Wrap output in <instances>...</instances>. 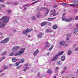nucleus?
<instances>
[{
    "instance_id": "f257e3e1",
    "label": "nucleus",
    "mask_w": 78,
    "mask_h": 78,
    "mask_svg": "<svg viewBox=\"0 0 78 78\" xmlns=\"http://www.w3.org/2000/svg\"><path fill=\"white\" fill-rule=\"evenodd\" d=\"M2 20L5 23H6L8 22L9 19L8 17L6 16H4L2 18L0 19V22H1Z\"/></svg>"
},
{
    "instance_id": "f03ea898",
    "label": "nucleus",
    "mask_w": 78,
    "mask_h": 78,
    "mask_svg": "<svg viewBox=\"0 0 78 78\" xmlns=\"http://www.w3.org/2000/svg\"><path fill=\"white\" fill-rule=\"evenodd\" d=\"M25 48H23L21 49V50L19 51L18 52L15 54L14 56H19V55H21L22 54H23L25 51Z\"/></svg>"
},
{
    "instance_id": "7ed1b4c3",
    "label": "nucleus",
    "mask_w": 78,
    "mask_h": 78,
    "mask_svg": "<svg viewBox=\"0 0 78 78\" xmlns=\"http://www.w3.org/2000/svg\"><path fill=\"white\" fill-rule=\"evenodd\" d=\"M64 53V51H62L60 52H59L57 55L56 56H54V57H53L51 59V61H55V60H56V59L58 58V56H61L62 55V54H63V53Z\"/></svg>"
},
{
    "instance_id": "20e7f679",
    "label": "nucleus",
    "mask_w": 78,
    "mask_h": 78,
    "mask_svg": "<svg viewBox=\"0 0 78 78\" xmlns=\"http://www.w3.org/2000/svg\"><path fill=\"white\" fill-rule=\"evenodd\" d=\"M33 30V29H27L24 31L23 32V34H25L27 33H29L31 32Z\"/></svg>"
},
{
    "instance_id": "39448f33",
    "label": "nucleus",
    "mask_w": 78,
    "mask_h": 78,
    "mask_svg": "<svg viewBox=\"0 0 78 78\" xmlns=\"http://www.w3.org/2000/svg\"><path fill=\"white\" fill-rule=\"evenodd\" d=\"M9 38H7L5 39L4 40H3L0 42V44H5V43H7L8 41H9Z\"/></svg>"
},
{
    "instance_id": "423d86ee",
    "label": "nucleus",
    "mask_w": 78,
    "mask_h": 78,
    "mask_svg": "<svg viewBox=\"0 0 78 78\" xmlns=\"http://www.w3.org/2000/svg\"><path fill=\"white\" fill-rule=\"evenodd\" d=\"M74 4L75 5L73 4L69 5H69L70 6H73L74 7H75L76 5H78V1H75L74 2Z\"/></svg>"
},
{
    "instance_id": "0eeeda50",
    "label": "nucleus",
    "mask_w": 78,
    "mask_h": 78,
    "mask_svg": "<svg viewBox=\"0 0 78 78\" xmlns=\"http://www.w3.org/2000/svg\"><path fill=\"white\" fill-rule=\"evenodd\" d=\"M20 48V46H17L14 47L13 48L11 49V51H15L16 50H18L19 48Z\"/></svg>"
},
{
    "instance_id": "6e6552de",
    "label": "nucleus",
    "mask_w": 78,
    "mask_h": 78,
    "mask_svg": "<svg viewBox=\"0 0 78 78\" xmlns=\"http://www.w3.org/2000/svg\"><path fill=\"white\" fill-rule=\"evenodd\" d=\"M6 26V24L5 23H3L2 22H0V28H5Z\"/></svg>"
},
{
    "instance_id": "1a4fd4ad",
    "label": "nucleus",
    "mask_w": 78,
    "mask_h": 78,
    "mask_svg": "<svg viewBox=\"0 0 78 78\" xmlns=\"http://www.w3.org/2000/svg\"><path fill=\"white\" fill-rule=\"evenodd\" d=\"M62 20H63V21H65V22H69V18H67L66 17H63L62 18Z\"/></svg>"
},
{
    "instance_id": "9d476101",
    "label": "nucleus",
    "mask_w": 78,
    "mask_h": 78,
    "mask_svg": "<svg viewBox=\"0 0 78 78\" xmlns=\"http://www.w3.org/2000/svg\"><path fill=\"white\" fill-rule=\"evenodd\" d=\"M37 37L38 38H42V33L41 32L39 33L37 35Z\"/></svg>"
},
{
    "instance_id": "9b49d317",
    "label": "nucleus",
    "mask_w": 78,
    "mask_h": 78,
    "mask_svg": "<svg viewBox=\"0 0 78 78\" xmlns=\"http://www.w3.org/2000/svg\"><path fill=\"white\" fill-rule=\"evenodd\" d=\"M39 52V50H37L35 51L33 53V55L34 56H36L37 53Z\"/></svg>"
},
{
    "instance_id": "f8f14e48",
    "label": "nucleus",
    "mask_w": 78,
    "mask_h": 78,
    "mask_svg": "<svg viewBox=\"0 0 78 78\" xmlns=\"http://www.w3.org/2000/svg\"><path fill=\"white\" fill-rule=\"evenodd\" d=\"M48 22L45 21H44L41 23V26H45V25H46L47 23Z\"/></svg>"
},
{
    "instance_id": "ddd939ff",
    "label": "nucleus",
    "mask_w": 78,
    "mask_h": 78,
    "mask_svg": "<svg viewBox=\"0 0 78 78\" xmlns=\"http://www.w3.org/2000/svg\"><path fill=\"white\" fill-rule=\"evenodd\" d=\"M76 27H78V24L76 25ZM78 27H77V28L74 30L73 31V33H75V34L77 32H78Z\"/></svg>"
},
{
    "instance_id": "4468645a",
    "label": "nucleus",
    "mask_w": 78,
    "mask_h": 78,
    "mask_svg": "<svg viewBox=\"0 0 78 78\" xmlns=\"http://www.w3.org/2000/svg\"><path fill=\"white\" fill-rule=\"evenodd\" d=\"M45 32L46 33H51V32H53V31L51 30H49V29H46L45 31Z\"/></svg>"
},
{
    "instance_id": "2eb2a0df",
    "label": "nucleus",
    "mask_w": 78,
    "mask_h": 78,
    "mask_svg": "<svg viewBox=\"0 0 78 78\" xmlns=\"http://www.w3.org/2000/svg\"><path fill=\"white\" fill-rule=\"evenodd\" d=\"M59 44L61 45H64V44H65V41H62L59 42Z\"/></svg>"
},
{
    "instance_id": "dca6fc26",
    "label": "nucleus",
    "mask_w": 78,
    "mask_h": 78,
    "mask_svg": "<svg viewBox=\"0 0 78 78\" xmlns=\"http://www.w3.org/2000/svg\"><path fill=\"white\" fill-rule=\"evenodd\" d=\"M58 13H56V12L55 10H54L53 13H52V15H53V16H56V15H58Z\"/></svg>"
},
{
    "instance_id": "f3484780",
    "label": "nucleus",
    "mask_w": 78,
    "mask_h": 78,
    "mask_svg": "<svg viewBox=\"0 0 78 78\" xmlns=\"http://www.w3.org/2000/svg\"><path fill=\"white\" fill-rule=\"evenodd\" d=\"M60 5L63 6H67V4L65 3H60Z\"/></svg>"
},
{
    "instance_id": "a211bd4d",
    "label": "nucleus",
    "mask_w": 78,
    "mask_h": 78,
    "mask_svg": "<svg viewBox=\"0 0 78 78\" xmlns=\"http://www.w3.org/2000/svg\"><path fill=\"white\" fill-rule=\"evenodd\" d=\"M25 61V59L24 58H22L20 60V63H23Z\"/></svg>"
},
{
    "instance_id": "6ab92c4d",
    "label": "nucleus",
    "mask_w": 78,
    "mask_h": 78,
    "mask_svg": "<svg viewBox=\"0 0 78 78\" xmlns=\"http://www.w3.org/2000/svg\"><path fill=\"white\" fill-rule=\"evenodd\" d=\"M49 44H46L44 48V50H45L47 47H49Z\"/></svg>"
},
{
    "instance_id": "aec40b11",
    "label": "nucleus",
    "mask_w": 78,
    "mask_h": 78,
    "mask_svg": "<svg viewBox=\"0 0 78 78\" xmlns=\"http://www.w3.org/2000/svg\"><path fill=\"white\" fill-rule=\"evenodd\" d=\"M58 28V27L57 25H54L53 27V28L54 29V30H56Z\"/></svg>"
},
{
    "instance_id": "412c9836",
    "label": "nucleus",
    "mask_w": 78,
    "mask_h": 78,
    "mask_svg": "<svg viewBox=\"0 0 78 78\" xmlns=\"http://www.w3.org/2000/svg\"><path fill=\"white\" fill-rule=\"evenodd\" d=\"M42 16L41 14L38 13V14L37 15L36 17H37V18H39V17H40V16Z\"/></svg>"
},
{
    "instance_id": "4be33fe9",
    "label": "nucleus",
    "mask_w": 78,
    "mask_h": 78,
    "mask_svg": "<svg viewBox=\"0 0 78 78\" xmlns=\"http://www.w3.org/2000/svg\"><path fill=\"white\" fill-rule=\"evenodd\" d=\"M65 56H62L61 58V59L62 61H64L65 60Z\"/></svg>"
},
{
    "instance_id": "5701e85b",
    "label": "nucleus",
    "mask_w": 78,
    "mask_h": 78,
    "mask_svg": "<svg viewBox=\"0 0 78 78\" xmlns=\"http://www.w3.org/2000/svg\"><path fill=\"white\" fill-rule=\"evenodd\" d=\"M6 53H7V51H5L4 53H2L1 54V56H4L6 54Z\"/></svg>"
},
{
    "instance_id": "b1692460",
    "label": "nucleus",
    "mask_w": 78,
    "mask_h": 78,
    "mask_svg": "<svg viewBox=\"0 0 78 78\" xmlns=\"http://www.w3.org/2000/svg\"><path fill=\"white\" fill-rule=\"evenodd\" d=\"M49 12V10L48 9H46V13L44 15L45 16H46L47 14H48V13Z\"/></svg>"
},
{
    "instance_id": "393cba45",
    "label": "nucleus",
    "mask_w": 78,
    "mask_h": 78,
    "mask_svg": "<svg viewBox=\"0 0 78 78\" xmlns=\"http://www.w3.org/2000/svg\"><path fill=\"white\" fill-rule=\"evenodd\" d=\"M12 61L13 62H16L17 61V59L16 58H13L12 59Z\"/></svg>"
},
{
    "instance_id": "a878e982",
    "label": "nucleus",
    "mask_w": 78,
    "mask_h": 78,
    "mask_svg": "<svg viewBox=\"0 0 78 78\" xmlns=\"http://www.w3.org/2000/svg\"><path fill=\"white\" fill-rule=\"evenodd\" d=\"M19 64H20V62H18L15 63V66H19Z\"/></svg>"
},
{
    "instance_id": "bb28decb",
    "label": "nucleus",
    "mask_w": 78,
    "mask_h": 78,
    "mask_svg": "<svg viewBox=\"0 0 78 78\" xmlns=\"http://www.w3.org/2000/svg\"><path fill=\"white\" fill-rule=\"evenodd\" d=\"M23 68L26 70H28L29 69V67L28 66H23Z\"/></svg>"
},
{
    "instance_id": "cd10ccee",
    "label": "nucleus",
    "mask_w": 78,
    "mask_h": 78,
    "mask_svg": "<svg viewBox=\"0 0 78 78\" xmlns=\"http://www.w3.org/2000/svg\"><path fill=\"white\" fill-rule=\"evenodd\" d=\"M51 72H52L51 69H49L48 71L47 72L48 73H51Z\"/></svg>"
},
{
    "instance_id": "c85d7f7f",
    "label": "nucleus",
    "mask_w": 78,
    "mask_h": 78,
    "mask_svg": "<svg viewBox=\"0 0 78 78\" xmlns=\"http://www.w3.org/2000/svg\"><path fill=\"white\" fill-rule=\"evenodd\" d=\"M66 41L67 42H68L69 41V35H67L66 36Z\"/></svg>"
},
{
    "instance_id": "c756f323",
    "label": "nucleus",
    "mask_w": 78,
    "mask_h": 78,
    "mask_svg": "<svg viewBox=\"0 0 78 78\" xmlns=\"http://www.w3.org/2000/svg\"><path fill=\"white\" fill-rule=\"evenodd\" d=\"M53 47H54V46H52L49 49V51H51V50H52V48H53Z\"/></svg>"
},
{
    "instance_id": "7c9ffc66",
    "label": "nucleus",
    "mask_w": 78,
    "mask_h": 78,
    "mask_svg": "<svg viewBox=\"0 0 78 78\" xmlns=\"http://www.w3.org/2000/svg\"><path fill=\"white\" fill-rule=\"evenodd\" d=\"M46 9V8L45 7L41 8V9L39 10V11H42V9Z\"/></svg>"
},
{
    "instance_id": "2f4dec72",
    "label": "nucleus",
    "mask_w": 78,
    "mask_h": 78,
    "mask_svg": "<svg viewBox=\"0 0 78 78\" xmlns=\"http://www.w3.org/2000/svg\"><path fill=\"white\" fill-rule=\"evenodd\" d=\"M13 55H14V52H11L10 54L9 55L10 56H13Z\"/></svg>"
},
{
    "instance_id": "473e14b6",
    "label": "nucleus",
    "mask_w": 78,
    "mask_h": 78,
    "mask_svg": "<svg viewBox=\"0 0 78 78\" xmlns=\"http://www.w3.org/2000/svg\"><path fill=\"white\" fill-rule=\"evenodd\" d=\"M7 12H8V13H9H9H11V10H7Z\"/></svg>"
},
{
    "instance_id": "72a5a7b5",
    "label": "nucleus",
    "mask_w": 78,
    "mask_h": 78,
    "mask_svg": "<svg viewBox=\"0 0 78 78\" xmlns=\"http://www.w3.org/2000/svg\"><path fill=\"white\" fill-rule=\"evenodd\" d=\"M31 19H32V20H35V16H32L31 18Z\"/></svg>"
},
{
    "instance_id": "f704fd0d",
    "label": "nucleus",
    "mask_w": 78,
    "mask_h": 78,
    "mask_svg": "<svg viewBox=\"0 0 78 78\" xmlns=\"http://www.w3.org/2000/svg\"><path fill=\"white\" fill-rule=\"evenodd\" d=\"M73 18H69V22H71V20H73Z\"/></svg>"
},
{
    "instance_id": "c9c22d12",
    "label": "nucleus",
    "mask_w": 78,
    "mask_h": 78,
    "mask_svg": "<svg viewBox=\"0 0 78 78\" xmlns=\"http://www.w3.org/2000/svg\"><path fill=\"white\" fill-rule=\"evenodd\" d=\"M56 19V18H49L48 19V20H53V19Z\"/></svg>"
},
{
    "instance_id": "e433bc0d",
    "label": "nucleus",
    "mask_w": 78,
    "mask_h": 78,
    "mask_svg": "<svg viewBox=\"0 0 78 78\" xmlns=\"http://www.w3.org/2000/svg\"><path fill=\"white\" fill-rule=\"evenodd\" d=\"M38 2H39V0H38L36 2H34L33 3V5L34 3H37Z\"/></svg>"
},
{
    "instance_id": "4c0bfd02",
    "label": "nucleus",
    "mask_w": 78,
    "mask_h": 78,
    "mask_svg": "<svg viewBox=\"0 0 78 78\" xmlns=\"http://www.w3.org/2000/svg\"><path fill=\"white\" fill-rule=\"evenodd\" d=\"M64 46H65V47H67V46H68V44H66V43H65V44H64Z\"/></svg>"
},
{
    "instance_id": "58836bf2",
    "label": "nucleus",
    "mask_w": 78,
    "mask_h": 78,
    "mask_svg": "<svg viewBox=\"0 0 78 78\" xmlns=\"http://www.w3.org/2000/svg\"><path fill=\"white\" fill-rule=\"evenodd\" d=\"M58 65H59L60 64H61V61H58Z\"/></svg>"
},
{
    "instance_id": "ea45409f",
    "label": "nucleus",
    "mask_w": 78,
    "mask_h": 78,
    "mask_svg": "<svg viewBox=\"0 0 78 78\" xmlns=\"http://www.w3.org/2000/svg\"><path fill=\"white\" fill-rule=\"evenodd\" d=\"M1 6L2 8H4V7H5V5H1Z\"/></svg>"
},
{
    "instance_id": "a19ab883",
    "label": "nucleus",
    "mask_w": 78,
    "mask_h": 78,
    "mask_svg": "<svg viewBox=\"0 0 78 78\" xmlns=\"http://www.w3.org/2000/svg\"><path fill=\"white\" fill-rule=\"evenodd\" d=\"M75 20H78V16H77L76 17V18L75 19Z\"/></svg>"
},
{
    "instance_id": "79ce46f5",
    "label": "nucleus",
    "mask_w": 78,
    "mask_h": 78,
    "mask_svg": "<svg viewBox=\"0 0 78 78\" xmlns=\"http://www.w3.org/2000/svg\"><path fill=\"white\" fill-rule=\"evenodd\" d=\"M28 66V63H27L26 64H25L24 66L25 67V66Z\"/></svg>"
},
{
    "instance_id": "37998d69",
    "label": "nucleus",
    "mask_w": 78,
    "mask_h": 78,
    "mask_svg": "<svg viewBox=\"0 0 78 78\" xmlns=\"http://www.w3.org/2000/svg\"><path fill=\"white\" fill-rule=\"evenodd\" d=\"M67 69V68L66 67H64L63 68L64 70H66Z\"/></svg>"
},
{
    "instance_id": "c03bdc74",
    "label": "nucleus",
    "mask_w": 78,
    "mask_h": 78,
    "mask_svg": "<svg viewBox=\"0 0 78 78\" xmlns=\"http://www.w3.org/2000/svg\"><path fill=\"white\" fill-rule=\"evenodd\" d=\"M9 67H11V66H13V64H9Z\"/></svg>"
},
{
    "instance_id": "a18cd8bd",
    "label": "nucleus",
    "mask_w": 78,
    "mask_h": 78,
    "mask_svg": "<svg viewBox=\"0 0 78 78\" xmlns=\"http://www.w3.org/2000/svg\"><path fill=\"white\" fill-rule=\"evenodd\" d=\"M72 52H71V51H69V55H70Z\"/></svg>"
},
{
    "instance_id": "49530a36",
    "label": "nucleus",
    "mask_w": 78,
    "mask_h": 78,
    "mask_svg": "<svg viewBox=\"0 0 78 78\" xmlns=\"http://www.w3.org/2000/svg\"><path fill=\"white\" fill-rule=\"evenodd\" d=\"M29 6V5L28 4H25L24 5V6Z\"/></svg>"
},
{
    "instance_id": "de8ad7c7",
    "label": "nucleus",
    "mask_w": 78,
    "mask_h": 78,
    "mask_svg": "<svg viewBox=\"0 0 78 78\" xmlns=\"http://www.w3.org/2000/svg\"><path fill=\"white\" fill-rule=\"evenodd\" d=\"M20 69V68L19 67V66H18L17 67H16V69Z\"/></svg>"
},
{
    "instance_id": "09e8293b",
    "label": "nucleus",
    "mask_w": 78,
    "mask_h": 78,
    "mask_svg": "<svg viewBox=\"0 0 78 78\" xmlns=\"http://www.w3.org/2000/svg\"><path fill=\"white\" fill-rule=\"evenodd\" d=\"M58 69H59V67H56L55 70H58Z\"/></svg>"
},
{
    "instance_id": "8fccbe9b",
    "label": "nucleus",
    "mask_w": 78,
    "mask_h": 78,
    "mask_svg": "<svg viewBox=\"0 0 78 78\" xmlns=\"http://www.w3.org/2000/svg\"><path fill=\"white\" fill-rule=\"evenodd\" d=\"M4 1V0H0V2H3Z\"/></svg>"
},
{
    "instance_id": "3c124183",
    "label": "nucleus",
    "mask_w": 78,
    "mask_h": 78,
    "mask_svg": "<svg viewBox=\"0 0 78 78\" xmlns=\"http://www.w3.org/2000/svg\"><path fill=\"white\" fill-rule=\"evenodd\" d=\"M57 5H54V6H53V7H54V8H56V7H57Z\"/></svg>"
},
{
    "instance_id": "603ef678",
    "label": "nucleus",
    "mask_w": 78,
    "mask_h": 78,
    "mask_svg": "<svg viewBox=\"0 0 78 78\" xmlns=\"http://www.w3.org/2000/svg\"><path fill=\"white\" fill-rule=\"evenodd\" d=\"M48 25L49 26H51V23H49Z\"/></svg>"
},
{
    "instance_id": "864d4df0",
    "label": "nucleus",
    "mask_w": 78,
    "mask_h": 78,
    "mask_svg": "<svg viewBox=\"0 0 78 78\" xmlns=\"http://www.w3.org/2000/svg\"><path fill=\"white\" fill-rule=\"evenodd\" d=\"M64 72H65L64 71H62V72H61V73L62 74H63V73H64Z\"/></svg>"
},
{
    "instance_id": "5fc2aeb1",
    "label": "nucleus",
    "mask_w": 78,
    "mask_h": 78,
    "mask_svg": "<svg viewBox=\"0 0 78 78\" xmlns=\"http://www.w3.org/2000/svg\"><path fill=\"white\" fill-rule=\"evenodd\" d=\"M77 50H78V47L77 48L75 49V51H77Z\"/></svg>"
},
{
    "instance_id": "6e6d98bb",
    "label": "nucleus",
    "mask_w": 78,
    "mask_h": 78,
    "mask_svg": "<svg viewBox=\"0 0 78 78\" xmlns=\"http://www.w3.org/2000/svg\"><path fill=\"white\" fill-rule=\"evenodd\" d=\"M2 60H3V59H5V57H2Z\"/></svg>"
},
{
    "instance_id": "4d7b16f0",
    "label": "nucleus",
    "mask_w": 78,
    "mask_h": 78,
    "mask_svg": "<svg viewBox=\"0 0 78 78\" xmlns=\"http://www.w3.org/2000/svg\"><path fill=\"white\" fill-rule=\"evenodd\" d=\"M46 55H47V56H48V55H50V53L48 52Z\"/></svg>"
},
{
    "instance_id": "13d9d810",
    "label": "nucleus",
    "mask_w": 78,
    "mask_h": 78,
    "mask_svg": "<svg viewBox=\"0 0 78 78\" xmlns=\"http://www.w3.org/2000/svg\"><path fill=\"white\" fill-rule=\"evenodd\" d=\"M1 39H3V38H4V37L3 36H2L0 37Z\"/></svg>"
},
{
    "instance_id": "bf43d9fd",
    "label": "nucleus",
    "mask_w": 78,
    "mask_h": 78,
    "mask_svg": "<svg viewBox=\"0 0 78 78\" xmlns=\"http://www.w3.org/2000/svg\"><path fill=\"white\" fill-rule=\"evenodd\" d=\"M13 31L14 33H15V32H16V29H15L13 30Z\"/></svg>"
},
{
    "instance_id": "052dcab7",
    "label": "nucleus",
    "mask_w": 78,
    "mask_h": 78,
    "mask_svg": "<svg viewBox=\"0 0 78 78\" xmlns=\"http://www.w3.org/2000/svg\"><path fill=\"white\" fill-rule=\"evenodd\" d=\"M4 69H8V67L6 66V67H5L4 68Z\"/></svg>"
},
{
    "instance_id": "680f3d73",
    "label": "nucleus",
    "mask_w": 78,
    "mask_h": 78,
    "mask_svg": "<svg viewBox=\"0 0 78 78\" xmlns=\"http://www.w3.org/2000/svg\"><path fill=\"white\" fill-rule=\"evenodd\" d=\"M40 75V73H38L37 74V76H39Z\"/></svg>"
},
{
    "instance_id": "e2e57ef3",
    "label": "nucleus",
    "mask_w": 78,
    "mask_h": 78,
    "mask_svg": "<svg viewBox=\"0 0 78 78\" xmlns=\"http://www.w3.org/2000/svg\"><path fill=\"white\" fill-rule=\"evenodd\" d=\"M24 72H26L27 71V69H23Z\"/></svg>"
},
{
    "instance_id": "0e129e2a",
    "label": "nucleus",
    "mask_w": 78,
    "mask_h": 78,
    "mask_svg": "<svg viewBox=\"0 0 78 78\" xmlns=\"http://www.w3.org/2000/svg\"><path fill=\"white\" fill-rule=\"evenodd\" d=\"M53 78H56V76H54Z\"/></svg>"
},
{
    "instance_id": "69168bd1",
    "label": "nucleus",
    "mask_w": 78,
    "mask_h": 78,
    "mask_svg": "<svg viewBox=\"0 0 78 78\" xmlns=\"http://www.w3.org/2000/svg\"><path fill=\"white\" fill-rule=\"evenodd\" d=\"M46 44H48V41H47L46 42Z\"/></svg>"
},
{
    "instance_id": "338daca9",
    "label": "nucleus",
    "mask_w": 78,
    "mask_h": 78,
    "mask_svg": "<svg viewBox=\"0 0 78 78\" xmlns=\"http://www.w3.org/2000/svg\"><path fill=\"white\" fill-rule=\"evenodd\" d=\"M66 15V13H63V16H65Z\"/></svg>"
},
{
    "instance_id": "774afa93",
    "label": "nucleus",
    "mask_w": 78,
    "mask_h": 78,
    "mask_svg": "<svg viewBox=\"0 0 78 78\" xmlns=\"http://www.w3.org/2000/svg\"><path fill=\"white\" fill-rule=\"evenodd\" d=\"M2 58H0V62H1V61H2Z\"/></svg>"
}]
</instances>
